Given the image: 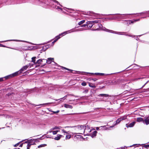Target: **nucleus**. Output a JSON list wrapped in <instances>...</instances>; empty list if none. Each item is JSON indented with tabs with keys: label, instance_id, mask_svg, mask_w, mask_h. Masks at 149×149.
I'll return each instance as SVG.
<instances>
[{
	"label": "nucleus",
	"instance_id": "1",
	"mask_svg": "<svg viewBox=\"0 0 149 149\" xmlns=\"http://www.w3.org/2000/svg\"><path fill=\"white\" fill-rule=\"evenodd\" d=\"M149 12V10L148 11H145L143 12L136 13V14H120L119 13H117L113 14H111V15H116V16L115 17V18L118 19H126L130 18V17L127 16L128 15H132L133 14H141L142 13H148Z\"/></svg>",
	"mask_w": 149,
	"mask_h": 149
},
{
	"label": "nucleus",
	"instance_id": "2",
	"mask_svg": "<svg viewBox=\"0 0 149 149\" xmlns=\"http://www.w3.org/2000/svg\"><path fill=\"white\" fill-rule=\"evenodd\" d=\"M103 30L107 32H110L112 33H115L118 35H124L128 36L130 37H132V38H134L135 37V36H132L131 35H129L128 34H126V32H117L107 29L105 28H104L103 29Z\"/></svg>",
	"mask_w": 149,
	"mask_h": 149
},
{
	"label": "nucleus",
	"instance_id": "3",
	"mask_svg": "<svg viewBox=\"0 0 149 149\" xmlns=\"http://www.w3.org/2000/svg\"><path fill=\"white\" fill-rule=\"evenodd\" d=\"M97 96L100 97L99 99L100 101L106 102L108 100L109 97H110L109 95L105 94H100L98 95Z\"/></svg>",
	"mask_w": 149,
	"mask_h": 149
},
{
	"label": "nucleus",
	"instance_id": "4",
	"mask_svg": "<svg viewBox=\"0 0 149 149\" xmlns=\"http://www.w3.org/2000/svg\"><path fill=\"white\" fill-rule=\"evenodd\" d=\"M77 73L78 74H94V73H88V72H80V71H77ZM95 74L97 75H103L104 74L102 73H94ZM85 75H86L85 74Z\"/></svg>",
	"mask_w": 149,
	"mask_h": 149
},
{
	"label": "nucleus",
	"instance_id": "5",
	"mask_svg": "<svg viewBox=\"0 0 149 149\" xmlns=\"http://www.w3.org/2000/svg\"><path fill=\"white\" fill-rule=\"evenodd\" d=\"M17 72H15L12 74L6 76L5 77H3V78H5L6 80L7 79L17 76Z\"/></svg>",
	"mask_w": 149,
	"mask_h": 149
},
{
	"label": "nucleus",
	"instance_id": "6",
	"mask_svg": "<svg viewBox=\"0 0 149 149\" xmlns=\"http://www.w3.org/2000/svg\"><path fill=\"white\" fill-rule=\"evenodd\" d=\"M77 127L80 129V130H84V131L83 132V133H84V131H85V126L84 125H77V126H73V127ZM68 127V126H66V127H64V128H66V127Z\"/></svg>",
	"mask_w": 149,
	"mask_h": 149
},
{
	"label": "nucleus",
	"instance_id": "7",
	"mask_svg": "<svg viewBox=\"0 0 149 149\" xmlns=\"http://www.w3.org/2000/svg\"><path fill=\"white\" fill-rule=\"evenodd\" d=\"M28 68V66L27 65H26L25 66H24L19 71L16 72H17V75L20 74L21 73H22L23 71H24V70L27 69V68Z\"/></svg>",
	"mask_w": 149,
	"mask_h": 149
},
{
	"label": "nucleus",
	"instance_id": "8",
	"mask_svg": "<svg viewBox=\"0 0 149 149\" xmlns=\"http://www.w3.org/2000/svg\"><path fill=\"white\" fill-rule=\"evenodd\" d=\"M45 62H46L48 64L51 63L54 60V58H48V60H45L43 59Z\"/></svg>",
	"mask_w": 149,
	"mask_h": 149
},
{
	"label": "nucleus",
	"instance_id": "9",
	"mask_svg": "<svg viewBox=\"0 0 149 149\" xmlns=\"http://www.w3.org/2000/svg\"><path fill=\"white\" fill-rule=\"evenodd\" d=\"M136 123L135 122H132L130 123L129 124H126V127L128 128L129 127H132L134 126V125Z\"/></svg>",
	"mask_w": 149,
	"mask_h": 149
},
{
	"label": "nucleus",
	"instance_id": "10",
	"mask_svg": "<svg viewBox=\"0 0 149 149\" xmlns=\"http://www.w3.org/2000/svg\"><path fill=\"white\" fill-rule=\"evenodd\" d=\"M122 120L120 118H118L116 121L114 122V125L111 126L110 127V128H112L114 127V126L116 125L117 124H118L120 123V122Z\"/></svg>",
	"mask_w": 149,
	"mask_h": 149
},
{
	"label": "nucleus",
	"instance_id": "11",
	"mask_svg": "<svg viewBox=\"0 0 149 149\" xmlns=\"http://www.w3.org/2000/svg\"><path fill=\"white\" fill-rule=\"evenodd\" d=\"M97 133L96 131H94L92 133L90 134V136L92 138H94L96 136Z\"/></svg>",
	"mask_w": 149,
	"mask_h": 149
},
{
	"label": "nucleus",
	"instance_id": "12",
	"mask_svg": "<svg viewBox=\"0 0 149 149\" xmlns=\"http://www.w3.org/2000/svg\"><path fill=\"white\" fill-rule=\"evenodd\" d=\"M143 123H145L146 125L149 124V118L147 117L144 120H143Z\"/></svg>",
	"mask_w": 149,
	"mask_h": 149
},
{
	"label": "nucleus",
	"instance_id": "13",
	"mask_svg": "<svg viewBox=\"0 0 149 149\" xmlns=\"http://www.w3.org/2000/svg\"><path fill=\"white\" fill-rule=\"evenodd\" d=\"M64 107L67 108H70L71 109L73 108L72 106L65 104H64Z\"/></svg>",
	"mask_w": 149,
	"mask_h": 149
},
{
	"label": "nucleus",
	"instance_id": "14",
	"mask_svg": "<svg viewBox=\"0 0 149 149\" xmlns=\"http://www.w3.org/2000/svg\"><path fill=\"white\" fill-rule=\"evenodd\" d=\"M10 41H21L17 40H5V41H0V42L2 43L3 42Z\"/></svg>",
	"mask_w": 149,
	"mask_h": 149
},
{
	"label": "nucleus",
	"instance_id": "15",
	"mask_svg": "<svg viewBox=\"0 0 149 149\" xmlns=\"http://www.w3.org/2000/svg\"><path fill=\"white\" fill-rule=\"evenodd\" d=\"M60 38V37H59V36H57L55 38V40H54L52 42V43L53 44V45L54 44V43L56 42V41L59 39Z\"/></svg>",
	"mask_w": 149,
	"mask_h": 149
},
{
	"label": "nucleus",
	"instance_id": "16",
	"mask_svg": "<svg viewBox=\"0 0 149 149\" xmlns=\"http://www.w3.org/2000/svg\"><path fill=\"white\" fill-rule=\"evenodd\" d=\"M136 121L138 122H140L143 121V123H144L143 119L141 117L138 118H137Z\"/></svg>",
	"mask_w": 149,
	"mask_h": 149
},
{
	"label": "nucleus",
	"instance_id": "17",
	"mask_svg": "<svg viewBox=\"0 0 149 149\" xmlns=\"http://www.w3.org/2000/svg\"><path fill=\"white\" fill-rule=\"evenodd\" d=\"M61 136V135L60 134H58L57 136L54 139L55 140H58L60 139Z\"/></svg>",
	"mask_w": 149,
	"mask_h": 149
},
{
	"label": "nucleus",
	"instance_id": "18",
	"mask_svg": "<svg viewBox=\"0 0 149 149\" xmlns=\"http://www.w3.org/2000/svg\"><path fill=\"white\" fill-rule=\"evenodd\" d=\"M72 30H73V29H72L70 30H68V31H65L63 32V33L64 35L66 34L71 33V31H72Z\"/></svg>",
	"mask_w": 149,
	"mask_h": 149
},
{
	"label": "nucleus",
	"instance_id": "19",
	"mask_svg": "<svg viewBox=\"0 0 149 149\" xmlns=\"http://www.w3.org/2000/svg\"><path fill=\"white\" fill-rule=\"evenodd\" d=\"M89 86L90 87H91L94 88L96 87V86L95 85L91 83H89Z\"/></svg>",
	"mask_w": 149,
	"mask_h": 149
},
{
	"label": "nucleus",
	"instance_id": "20",
	"mask_svg": "<svg viewBox=\"0 0 149 149\" xmlns=\"http://www.w3.org/2000/svg\"><path fill=\"white\" fill-rule=\"evenodd\" d=\"M35 144L34 143H31L29 142H28V143L27 146V148H30L31 146L32 145H35Z\"/></svg>",
	"mask_w": 149,
	"mask_h": 149
},
{
	"label": "nucleus",
	"instance_id": "21",
	"mask_svg": "<svg viewBox=\"0 0 149 149\" xmlns=\"http://www.w3.org/2000/svg\"><path fill=\"white\" fill-rule=\"evenodd\" d=\"M28 141L31 143H35L34 139H31L28 140Z\"/></svg>",
	"mask_w": 149,
	"mask_h": 149
},
{
	"label": "nucleus",
	"instance_id": "22",
	"mask_svg": "<svg viewBox=\"0 0 149 149\" xmlns=\"http://www.w3.org/2000/svg\"><path fill=\"white\" fill-rule=\"evenodd\" d=\"M61 127H56V126L55 127L51 129V130H55L56 129H60V128H61Z\"/></svg>",
	"mask_w": 149,
	"mask_h": 149
},
{
	"label": "nucleus",
	"instance_id": "23",
	"mask_svg": "<svg viewBox=\"0 0 149 149\" xmlns=\"http://www.w3.org/2000/svg\"><path fill=\"white\" fill-rule=\"evenodd\" d=\"M85 22V20H82L81 21L79 22L78 23V24L79 25H80L81 24L84 23Z\"/></svg>",
	"mask_w": 149,
	"mask_h": 149
},
{
	"label": "nucleus",
	"instance_id": "24",
	"mask_svg": "<svg viewBox=\"0 0 149 149\" xmlns=\"http://www.w3.org/2000/svg\"><path fill=\"white\" fill-rule=\"evenodd\" d=\"M86 113H70L69 114L70 115H74V114H86Z\"/></svg>",
	"mask_w": 149,
	"mask_h": 149
},
{
	"label": "nucleus",
	"instance_id": "25",
	"mask_svg": "<svg viewBox=\"0 0 149 149\" xmlns=\"http://www.w3.org/2000/svg\"><path fill=\"white\" fill-rule=\"evenodd\" d=\"M128 22H129V24H133L134 22V19L133 20H128Z\"/></svg>",
	"mask_w": 149,
	"mask_h": 149
},
{
	"label": "nucleus",
	"instance_id": "26",
	"mask_svg": "<svg viewBox=\"0 0 149 149\" xmlns=\"http://www.w3.org/2000/svg\"><path fill=\"white\" fill-rule=\"evenodd\" d=\"M51 103H44L42 104H41L39 105H36V106H43L45 105H47L51 104Z\"/></svg>",
	"mask_w": 149,
	"mask_h": 149
},
{
	"label": "nucleus",
	"instance_id": "27",
	"mask_svg": "<svg viewBox=\"0 0 149 149\" xmlns=\"http://www.w3.org/2000/svg\"><path fill=\"white\" fill-rule=\"evenodd\" d=\"M43 62V60L41 59H39L36 62V63L38 64H40L42 62Z\"/></svg>",
	"mask_w": 149,
	"mask_h": 149
},
{
	"label": "nucleus",
	"instance_id": "28",
	"mask_svg": "<svg viewBox=\"0 0 149 149\" xmlns=\"http://www.w3.org/2000/svg\"><path fill=\"white\" fill-rule=\"evenodd\" d=\"M46 146V144H41L39 146H38V148H40L41 147H43Z\"/></svg>",
	"mask_w": 149,
	"mask_h": 149
},
{
	"label": "nucleus",
	"instance_id": "29",
	"mask_svg": "<svg viewBox=\"0 0 149 149\" xmlns=\"http://www.w3.org/2000/svg\"><path fill=\"white\" fill-rule=\"evenodd\" d=\"M102 127L105 130H107V129H109V128L107 127L106 126H102L100 127Z\"/></svg>",
	"mask_w": 149,
	"mask_h": 149
},
{
	"label": "nucleus",
	"instance_id": "30",
	"mask_svg": "<svg viewBox=\"0 0 149 149\" xmlns=\"http://www.w3.org/2000/svg\"><path fill=\"white\" fill-rule=\"evenodd\" d=\"M73 30H72V31H71V32H76V31H80V30L79 29H76L74 30V29H72Z\"/></svg>",
	"mask_w": 149,
	"mask_h": 149
},
{
	"label": "nucleus",
	"instance_id": "31",
	"mask_svg": "<svg viewBox=\"0 0 149 149\" xmlns=\"http://www.w3.org/2000/svg\"><path fill=\"white\" fill-rule=\"evenodd\" d=\"M92 23V24L93 23H98L100 22L99 21H97V20H95L93 21H91Z\"/></svg>",
	"mask_w": 149,
	"mask_h": 149
},
{
	"label": "nucleus",
	"instance_id": "32",
	"mask_svg": "<svg viewBox=\"0 0 149 149\" xmlns=\"http://www.w3.org/2000/svg\"><path fill=\"white\" fill-rule=\"evenodd\" d=\"M71 138L70 135H67L66 136L65 139H69Z\"/></svg>",
	"mask_w": 149,
	"mask_h": 149
},
{
	"label": "nucleus",
	"instance_id": "33",
	"mask_svg": "<svg viewBox=\"0 0 149 149\" xmlns=\"http://www.w3.org/2000/svg\"><path fill=\"white\" fill-rule=\"evenodd\" d=\"M58 131H57V130L53 131L52 133H53V134L55 135V134H56Z\"/></svg>",
	"mask_w": 149,
	"mask_h": 149
},
{
	"label": "nucleus",
	"instance_id": "34",
	"mask_svg": "<svg viewBox=\"0 0 149 149\" xmlns=\"http://www.w3.org/2000/svg\"><path fill=\"white\" fill-rule=\"evenodd\" d=\"M81 85L83 86H86V82L84 81L81 83Z\"/></svg>",
	"mask_w": 149,
	"mask_h": 149
},
{
	"label": "nucleus",
	"instance_id": "35",
	"mask_svg": "<svg viewBox=\"0 0 149 149\" xmlns=\"http://www.w3.org/2000/svg\"><path fill=\"white\" fill-rule=\"evenodd\" d=\"M55 8L56 9H59L61 10H62V9L58 6H56Z\"/></svg>",
	"mask_w": 149,
	"mask_h": 149
},
{
	"label": "nucleus",
	"instance_id": "36",
	"mask_svg": "<svg viewBox=\"0 0 149 149\" xmlns=\"http://www.w3.org/2000/svg\"><path fill=\"white\" fill-rule=\"evenodd\" d=\"M36 58V57H34L32 58V61L34 63L35 62V59Z\"/></svg>",
	"mask_w": 149,
	"mask_h": 149
},
{
	"label": "nucleus",
	"instance_id": "37",
	"mask_svg": "<svg viewBox=\"0 0 149 149\" xmlns=\"http://www.w3.org/2000/svg\"><path fill=\"white\" fill-rule=\"evenodd\" d=\"M121 120H125L126 118V116H124L120 118Z\"/></svg>",
	"mask_w": 149,
	"mask_h": 149
},
{
	"label": "nucleus",
	"instance_id": "38",
	"mask_svg": "<svg viewBox=\"0 0 149 149\" xmlns=\"http://www.w3.org/2000/svg\"><path fill=\"white\" fill-rule=\"evenodd\" d=\"M62 68H64V69H66V70H68L71 71V72H72V73H73V72H72V71H73L72 70H70V69H69L67 68H65V67H62Z\"/></svg>",
	"mask_w": 149,
	"mask_h": 149
},
{
	"label": "nucleus",
	"instance_id": "39",
	"mask_svg": "<svg viewBox=\"0 0 149 149\" xmlns=\"http://www.w3.org/2000/svg\"><path fill=\"white\" fill-rule=\"evenodd\" d=\"M53 0V1L54 2H55L56 3H57V4H59L61 6V7L62 6L60 4H59L58 2L57 1H56V0Z\"/></svg>",
	"mask_w": 149,
	"mask_h": 149
},
{
	"label": "nucleus",
	"instance_id": "40",
	"mask_svg": "<svg viewBox=\"0 0 149 149\" xmlns=\"http://www.w3.org/2000/svg\"><path fill=\"white\" fill-rule=\"evenodd\" d=\"M68 95H67L65 96L64 97H63L60 98V99H63V100H64L66 98V97L68 96Z\"/></svg>",
	"mask_w": 149,
	"mask_h": 149
},
{
	"label": "nucleus",
	"instance_id": "41",
	"mask_svg": "<svg viewBox=\"0 0 149 149\" xmlns=\"http://www.w3.org/2000/svg\"><path fill=\"white\" fill-rule=\"evenodd\" d=\"M51 112H53L54 113H57L59 112V111L58 110L56 111H51Z\"/></svg>",
	"mask_w": 149,
	"mask_h": 149
},
{
	"label": "nucleus",
	"instance_id": "42",
	"mask_svg": "<svg viewBox=\"0 0 149 149\" xmlns=\"http://www.w3.org/2000/svg\"><path fill=\"white\" fill-rule=\"evenodd\" d=\"M92 24V21H88L87 22V24Z\"/></svg>",
	"mask_w": 149,
	"mask_h": 149
},
{
	"label": "nucleus",
	"instance_id": "43",
	"mask_svg": "<svg viewBox=\"0 0 149 149\" xmlns=\"http://www.w3.org/2000/svg\"><path fill=\"white\" fill-rule=\"evenodd\" d=\"M97 26L99 28H101L102 26V25L100 24H98Z\"/></svg>",
	"mask_w": 149,
	"mask_h": 149
},
{
	"label": "nucleus",
	"instance_id": "44",
	"mask_svg": "<svg viewBox=\"0 0 149 149\" xmlns=\"http://www.w3.org/2000/svg\"><path fill=\"white\" fill-rule=\"evenodd\" d=\"M149 82V80L148 81L143 85L142 86L141 88H143L144 86L146 85V84L148 83Z\"/></svg>",
	"mask_w": 149,
	"mask_h": 149
},
{
	"label": "nucleus",
	"instance_id": "45",
	"mask_svg": "<svg viewBox=\"0 0 149 149\" xmlns=\"http://www.w3.org/2000/svg\"><path fill=\"white\" fill-rule=\"evenodd\" d=\"M88 90L86 89L84 91L83 93H88Z\"/></svg>",
	"mask_w": 149,
	"mask_h": 149
},
{
	"label": "nucleus",
	"instance_id": "46",
	"mask_svg": "<svg viewBox=\"0 0 149 149\" xmlns=\"http://www.w3.org/2000/svg\"><path fill=\"white\" fill-rule=\"evenodd\" d=\"M34 140H35V142H38L39 141V140L38 139V138L34 139Z\"/></svg>",
	"mask_w": 149,
	"mask_h": 149
},
{
	"label": "nucleus",
	"instance_id": "47",
	"mask_svg": "<svg viewBox=\"0 0 149 149\" xmlns=\"http://www.w3.org/2000/svg\"><path fill=\"white\" fill-rule=\"evenodd\" d=\"M144 147L145 148H149V144L145 145L144 146Z\"/></svg>",
	"mask_w": 149,
	"mask_h": 149
},
{
	"label": "nucleus",
	"instance_id": "48",
	"mask_svg": "<svg viewBox=\"0 0 149 149\" xmlns=\"http://www.w3.org/2000/svg\"><path fill=\"white\" fill-rule=\"evenodd\" d=\"M86 26H87V24H83L81 26L82 27H85Z\"/></svg>",
	"mask_w": 149,
	"mask_h": 149
},
{
	"label": "nucleus",
	"instance_id": "49",
	"mask_svg": "<svg viewBox=\"0 0 149 149\" xmlns=\"http://www.w3.org/2000/svg\"><path fill=\"white\" fill-rule=\"evenodd\" d=\"M19 143H17V144H15V145H14V146L15 147H17V146H18L19 145Z\"/></svg>",
	"mask_w": 149,
	"mask_h": 149
},
{
	"label": "nucleus",
	"instance_id": "50",
	"mask_svg": "<svg viewBox=\"0 0 149 149\" xmlns=\"http://www.w3.org/2000/svg\"><path fill=\"white\" fill-rule=\"evenodd\" d=\"M93 26V24H92V25H89V26H88L87 25V26L88 28H91L92 26Z\"/></svg>",
	"mask_w": 149,
	"mask_h": 149
},
{
	"label": "nucleus",
	"instance_id": "51",
	"mask_svg": "<svg viewBox=\"0 0 149 149\" xmlns=\"http://www.w3.org/2000/svg\"><path fill=\"white\" fill-rule=\"evenodd\" d=\"M140 19H134V21L135 22H136L137 21H140Z\"/></svg>",
	"mask_w": 149,
	"mask_h": 149
},
{
	"label": "nucleus",
	"instance_id": "52",
	"mask_svg": "<svg viewBox=\"0 0 149 149\" xmlns=\"http://www.w3.org/2000/svg\"><path fill=\"white\" fill-rule=\"evenodd\" d=\"M64 36V35L63 34V33H61V34H59V35H58V36H59L60 37V36Z\"/></svg>",
	"mask_w": 149,
	"mask_h": 149
},
{
	"label": "nucleus",
	"instance_id": "53",
	"mask_svg": "<svg viewBox=\"0 0 149 149\" xmlns=\"http://www.w3.org/2000/svg\"><path fill=\"white\" fill-rule=\"evenodd\" d=\"M0 47H6L5 46L1 44H0Z\"/></svg>",
	"mask_w": 149,
	"mask_h": 149
},
{
	"label": "nucleus",
	"instance_id": "54",
	"mask_svg": "<svg viewBox=\"0 0 149 149\" xmlns=\"http://www.w3.org/2000/svg\"><path fill=\"white\" fill-rule=\"evenodd\" d=\"M149 90V88H148L147 89H143V91H142L143 92H146L147 91H146V90Z\"/></svg>",
	"mask_w": 149,
	"mask_h": 149
},
{
	"label": "nucleus",
	"instance_id": "55",
	"mask_svg": "<svg viewBox=\"0 0 149 149\" xmlns=\"http://www.w3.org/2000/svg\"><path fill=\"white\" fill-rule=\"evenodd\" d=\"M3 77L0 78V82L3 81Z\"/></svg>",
	"mask_w": 149,
	"mask_h": 149
},
{
	"label": "nucleus",
	"instance_id": "56",
	"mask_svg": "<svg viewBox=\"0 0 149 149\" xmlns=\"http://www.w3.org/2000/svg\"><path fill=\"white\" fill-rule=\"evenodd\" d=\"M124 21H125V22H126V24H127L128 25H129V22H128V20H125Z\"/></svg>",
	"mask_w": 149,
	"mask_h": 149
},
{
	"label": "nucleus",
	"instance_id": "57",
	"mask_svg": "<svg viewBox=\"0 0 149 149\" xmlns=\"http://www.w3.org/2000/svg\"><path fill=\"white\" fill-rule=\"evenodd\" d=\"M92 80L94 81H96L97 80V79H92Z\"/></svg>",
	"mask_w": 149,
	"mask_h": 149
},
{
	"label": "nucleus",
	"instance_id": "58",
	"mask_svg": "<svg viewBox=\"0 0 149 149\" xmlns=\"http://www.w3.org/2000/svg\"><path fill=\"white\" fill-rule=\"evenodd\" d=\"M144 78H145V77H139V78H138L137 79H143Z\"/></svg>",
	"mask_w": 149,
	"mask_h": 149
},
{
	"label": "nucleus",
	"instance_id": "59",
	"mask_svg": "<svg viewBox=\"0 0 149 149\" xmlns=\"http://www.w3.org/2000/svg\"><path fill=\"white\" fill-rule=\"evenodd\" d=\"M135 39L137 40H139V38H138V37L136 36L135 37Z\"/></svg>",
	"mask_w": 149,
	"mask_h": 149
},
{
	"label": "nucleus",
	"instance_id": "60",
	"mask_svg": "<svg viewBox=\"0 0 149 149\" xmlns=\"http://www.w3.org/2000/svg\"><path fill=\"white\" fill-rule=\"evenodd\" d=\"M53 130H51V129L48 132H49V133H51V132H52V131Z\"/></svg>",
	"mask_w": 149,
	"mask_h": 149
},
{
	"label": "nucleus",
	"instance_id": "61",
	"mask_svg": "<svg viewBox=\"0 0 149 149\" xmlns=\"http://www.w3.org/2000/svg\"><path fill=\"white\" fill-rule=\"evenodd\" d=\"M42 137H41L40 138H38V140H42Z\"/></svg>",
	"mask_w": 149,
	"mask_h": 149
},
{
	"label": "nucleus",
	"instance_id": "62",
	"mask_svg": "<svg viewBox=\"0 0 149 149\" xmlns=\"http://www.w3.org/2000/svg\"><path fill=\"white\" fill-rule=\"evenodd\" d=\"M11 95V93H8L7 94V95H8V96L10 95Z\"/></svg>",
	"mask_w": 149,
	"mask_h": 149
},
{
	"label": "nucleus",
	"instance_id": "63",
	"mask_svg": "<svg viewBox=\"0 0 149 149\" xmlns=\"http://www.w3.org/2000/svg\"><path fill=\"white\" fill-rule=\"evenodd\" d=\"M96 130H99V127H97L96 128Z\"/></svg>",
	"mask_w": 149,
	"mask_h": 149
},
{
	"label": "nucleus",
	"instance_id": "64",
	"mask_svg": "<svg viewBox=\"0 0 149 149\" xmlns=\"http://www.w3.org/2000/svg\"><path fill=\"white\" fill-rule=\"evenodd\" d=\"M62 131L63 132L65 133V132H66V131H65V130L63 129L62 130Z\"/></svg>",
	"mask_w": 149,
	"mask_h": 149
}]
</instances>
